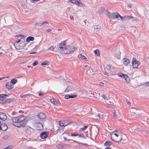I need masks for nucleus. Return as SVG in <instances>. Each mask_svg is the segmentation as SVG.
<instances>
[{
  "instance_id": "c756f323",
  "label": "nucleus",
  "mask_w": 149,
  "mask_h": 149,
  "mask_svg": "<svg viewBox=\"0 0 149 149\" xmlns=\"http://www.w3.org/2000/svg\"><path fill=\"white\" fill-rule=\"evenodd\" d=\"M6 88L9 89H10L13 88V86L10 83H8L6 84Z\"/></svg>"
},
{
  "instance_id": "393cba45",
  "label": "nucleus",
  "mask_w": 149,
  "mask_h": 149,
  "mask_svg": "<svg viewBox=\"0 0 149 149\" xmlns=\"http://www.w3.org/2000/svg\"><path fill=\"white\" fill-rule=\"evenodd\" d=\"M34 38L33 37L29 36L26 39V42H29L30 41H33L34 40Z\"/></svg>"
},
{
  "instance_id": "cd10ccee",
  "label": "nucleus",
  "mask_w": 149,
  "mask_h": 149,
  "mask_svg": "<svg viewBox=\"0 0 149 149\" xmlns=\"http://www.w3.org/2000/svg\"><path fill=\"white\" fill-rule=\"evenodd\" d=\"M120 54V51L118 50H117L116 51L115 54H114V56L118 59L119 57V56Z\"/></svg>"
},
{
  "instance_id": "603ef678",
  "label": "nucleus",
  "mask_w": 149,
  "mask_h": 149,
  "mask_svg": "<svg viewBox=\"0 0 149 149\" xmlns=\"http://www.w3.org/2000/svg\"><path fill=\"white\" fill-rule=\"evenodd\" d=\"M44 94V92H40L39 94V96H41Z\"/></svg>"
},
{
  "instance_id": "ea45409f",
  "label": "nucleus",
  "mask_w": 149,
  "mask_h": 149,
  "mask_svg": "<svg viewBox=\"0 0 149 149\" xmlns=\"http://www.w3.org/2000/svg\"><path fill=\"white\" fill-rule=\"evenodd\" d=\"M56 147L58 148H59V149H61L63 147V146L60 144H58L56 145Z\"/></svg>"
},
{
  "instance_id": "ddd939ff",
  "label": "nucleus",
  "mask_w": 149,
  "mask_h": 149,
  "mask_svg": "<svg viewBox=\"0 0 149 149\" xmlns=\"http://www.w3.org/2000/svg\"><path fill=\"white\" fill-rule=\"evenodd\" d=\"M71 123V122H70L67 123V121L65 120L60 121H59V124L61 126H65Z\"/></svg>"
},
{
  "instance_id": "dca6fc26",
  "label": "nucleus",
  "mask_w": 149,
  "mask_h": 149,
  "mask_svg": "<svg viewBox=\"0 0 149 149\" xmlns=\"http://www.w3.org/2000/svg\"><path fill=\"white\" fill-rule=\"evenodd\" d=\"M48 133L47 132H42L40 135V136L42 139L47 138L48 136Z\"/></svg>"
},
{
  "instance_id": "6e6d98bb",
  "label": "nucleus",
  "mask_w": 149,
  "mask_h": 149,
  "mask_svg": "<svg viewBox=\"0 0 149 149\" xmlns=\"http://www.w3.org/2000/svg\"><path fill=\"white\" fill-rule=\"evenodd\" d=\"M93 93H88V95H89V96L90 97H93Z\"/></svg>"
},
{
  "instance_id": "7ed1b4c3",
  "label": "nucleus",
  "mask_w": 149,
  "mask_h": 149,
  "mask_svg": "<svg viewBox=\"0 0 149 149\" xmlns=\"http://www.w3.org/2000/svg\"><path fill=\"white\" fill-rule=\"evenodd\" d=\"M107 15L109 19H111L113 20H115L116 19L119 20V17L120 18V16L117 12L111 13L109 11H107Z\"/></svg>"
},
{
  "instance_id": "20e7f679",
  "label": "nucleus",
  "mask_w": 149,
  "mask_h": 149,
  "mask_svg": "<svg viewBox=\"0 0 149 149\" xmlns=\"http://www.w3.org/2000/svg\"><path fill=\"white\" fill-rule=\"evenodd\" d=\"M76 49V48L73 46H65L64 48L63 53L65 54H68L72 53Z\"/></svg>"
},
{
  "instance_id": "f03ea898",
  "label": "nucleus",
  "mask_w": 149,
  "mask_h": 149,
  "mask_svg": "<svg viewBox=\"0 0 149 149\" xmlns=\"http://www.w3.org/2000/svg\"><path fill=\"white\" fill-rule=\"evenodd\" d=\"M14 45L16 49H22L25 46L26 43L24 40L20 39Z\"/></svg>"
},
{
  "instance_id": "c03bdc74",
  "label": "nucleus",
  "mask_w": 149,
  "mask_h": 149,
  "mask_svg": "<svg viewBox=\"0 0 149 149\" xmlns=\"http://www.w3.org/2000/svg\"><path fill=\"white\" fill-rule=\"evenodd\" d=\"M130 19H132V21H139V20L138 19L136 18L133 17L132 16V18H130Z\"/></svg>"
},
{
  "instance_id": "2f4dec72",
  "label": "nucleus",
  "mask_w": 149,
  "mask_h": 149,
  "mask_svg": "<svg viewBox=\"0 0 149 149\" xmlns=\"http://www.w3.org/2000/svg\"><path fill=\"white\" fill-rule=\"evenodd\" d=\"M7 96V95L6 94H2L0 95V100H3L5 98V97Z\"/></svg>"
},
{
  "instance_id": "49530a36",
  "label": "nucleus",
  "mask_w": 149,
  "mask_h": 149,
  "mask_svg": "<svg viewBox=\"0 0 149 149\" xmlns=\"http://www.w3.org/2000/svg\"><path fill=\"white\" fill-rule=\"evenodd\" d=\"M8 136L7 134H5L3 136V138L5 140L7 139L8 138Z\"/></svg>"
},
{
  "instance_id": "aec40b11",
  "label": "nucleus",
  "mask_w": 149,
  "mask_h": 149,
  "mask_svg": "<svg viewBox=\"0 0 149 149\" xmlns=\"http://www.w3.org/2000/svg\"><path fill=\"white\" fill-rule=\"evenodd\" d=\"M38 118L40 119H44L45 118L46 116L43 112H40L38 114Z\"/></svg>"
},
{
  "instance_id": "4c0bfd02",
  "label": "nucleus",
  "mask_w": 149,
  "mask_h": 149,
  "mask_svg": "<svg viewBox=\"0 0 149 149\" xmlns=\"http://www.w3.org/2000/svg\"><path fill=\"white\" fill-rule=\"evenodd\" d=\"M104 10V9L102 8H100L98 9V12L99 13H102Z\"/></svg>"
},
{
  "instance_id": "052dcab7",
  "label": "nucleus",
  "mask_w": 149,
  "mask_h": 149,
  "mask_svg": "<svg viewBox=\"0 0 149 149\" xmlns=\"http://www.w3.org/2000/svg\"><path fill=\"white\" fill-rule=\"evenodd\" d=\"M40 0H31V1L33 2H38Z\"/></svg>"
},
{
  "instance_id": "4d7b16f0",
  "label": "nucleus",
  "mask_w": 149,
  "mask_h": 149,
  "mask_svg": "<svg viewBox=\"0 0 149 149\" xmlns=\"http://www.w3.org/2000/svg\"><path fill=\"white\" fill-rule=\"evenodd\" d=\"M52 31V30L50 29H47L46 30V31L47 32H50Z\"/></svg>"
},
{
  "instance_id": "412c9836",
  "label": "nucleus",
  "mask_w": 149,
  "mask_h": 149,
  "mask_svg": "<svg viewBox=\"0 0 149 149\" xmlns=\"http://www.w3.org/2000/svg\"><path fill=\"white\" fill-rule=\"evenodd\" d=\"M11 49L10 48L8 47L5 48L4 50L5 51V53L9 55L10 56H12V53H10Z\"/></svg>"
},
{
  "instance_id": "680f3d73",
  "label": "nucleus",
  "mask_w": 149,
  "mask_h": 149,
  "mask_svg": "<svg viewBox=\"0 0 149 149\" xmlns=\"http://www.w3.org/2000/svg\"><path fill=\"white\" fill-rule=\"evenodd\" d=\"M127 105H130L131 104V103L129 102H128V101H127Z\"/></svg>"
},
{
  "instance_id": "864d4df0",
  "label": "nucleus",
  "mask_w": 149,
  "mask_h": 149,
  "mask_svg": "<svg viewBox=\"0 0 149 149\" xmlns=\"http://www.w3.org/2000/svg\"><path fill=\"white\" fill-rule=\"evenodd\" d=\"M54 49V47L53 46H51L50 48V49L51 50H53Z\"/></svg>"
},
{
  "instance_id": "8fccbe9b",
  "label": "nucleus",
  "mask_w": 149,
  "mask_h": 149,
  "mask_svg": "<svg viewBox=\"0 0 149 149\" xmlns=\"http://www.w3.org/2000/svg\"><path fill=\"white\" fill-rule=\"evenodd\" d=\"M113 118L115 119H116V117H117V115H116V112H114L113 113Z\"/></svg>"
},
{
  "instance_id": "f704fd0d",
  "label": "nucleus",
  "mask_w": 149,
  "mask_h": 149,
  "mask_svg": "<svg viewBox=\"0 0 149 149\" xmlns=\"http://www.w3.org/2000/svg\"><path fill=\"white\" fill-rule=\"evenodd\" d=\"M93 97H95V98H97L99 97V94L98 93H93Z\"/></svg>"
},
{
  "instance_id": "a211bd4d",
  "label": "nucleus",
  "mask_w": 149,
  "mask_h": 149,
  "mask_svg": "<svg viewBox=\"0 0 149 149\" xmlns=\"http://www.w3.org/2000/svg\"><path fill=\"white\" fill-rule=\"evenodd\" d=\"M8 129L7 125L4 124H2L0 126V130H1L3 131H6Z\"/></svg>"
},
{
  "instance_id": "423d86ee",
  "label": "nucleus",
  "mask_w": 149,
  "mask_h": 149,
  "mask_svg": "<svg viewBox=\"0 0 149 149\" xmlns=\"http://www.w3.org/2000/svg\"><path fill=\"white\" fill-rule=\"evenodd\" d=\"M111 66L110 65H107L106 67L104 68V70L103 71L104 74L108 76V74L111 72Z\"/></svg>"
},
{
  "instance_id": "e433bc0d",
  "label": "nucleus",
  "mask_w": 149,
  "mask_h": 149,
  "mask_svg": "<svg viewBox=\"0 0 149 149\" xmlns=\"http://www.w3.org/2000/svg\"><path fill=\"white\" fill-rule=\"evenodd\" d=\"M95 131H94V133L95 135H97L99 133V129L97 127H96L95 129Z\"/></svg>"
},
{
  "instance_id": "a878e982",
  "label": "nucleus",
  "mask_w": 149,
  "mask_h": 149,
  "mask_svg": "<svg viewBox=\"0 0 149 149\" xmlns=\"http://www.w3.org/2000/svg\"><path fill=\"white\" fill-rule=\"evenodd\" d=\"M129 60L127 58H124L123 60V64L125 65H127L129 63Z\"/></svg>"
},
{
  "instance_id": "c9c22d12",
  "label": "nucleus",
  "mask_w": 149,
  "mask_h": 149,
  "mask_svg": "<svg viewBox=\"0 0 149 149\" xmlns=\"http://www.w3.org/2000/svg\"><path fill=\"white\" fill-rule=\"evenodd\" d=\"M17 81V80L15 79H12L11 81V82L13 84H15Z\"/></svg>"
},
{
  "instance_id": "9b49d317",
  "label": "nucleus",
  "mask_w": 149,
  "mask_h": 149,
  "mask_svg": "<svg viewBox=\"0 0 149 149\" xmlns=\"http://www.w3.org/2000/svg\"><path fill=\"white\" fill-rule=\"evenodd\" d=\"M36 128L38 130H41L43 129L42 124L40 123H35V124Z\"/></svg>"
},
{
  "instance_id": "5701e85b",
  "label": "nucleus",
  "mask_w": 149,
  "mask_h": 149,
  "mask_svg": "<svg viewBox=\"0 0 149 149\" xmlns=\"http://www.w3.org/2000/svg\"><path fill=\"white\" fill-rule=\"evenodd\" d=\"M77 96L76 95H66L65 96V98L66 99H68L69 98H74Z\"/></svg>"
},
{
  "instance_id": "0eeeda50",
  "label": "nucleus",
  "mask_w": 149,
  "mask_h": 149,
  "mask_svg": "<svg viewBox=\"0 0 149 149\" xmlns=\"http://www.w3.org/2000/svg\"><path fill=\"white\" fill-rule=\"evenodd\" d=\"M66 42L65 41H61L58 45V49L63 52L64 48L65 47Z\"/></svg>"
},
{
  "instance_id": "de8ad7c7",
  "label": "nucleus",
  "mask_w": 149,
  "mask_h": 149,
  "mask_svg": "<svg viewBox=\"0 0 149 149\" xmlns=\"http://www.w3.org/2000/svg\"><path fill=\"white\" fill-rule=\"evenodd\" d=\"M72 136H79V134L75 133H72L71 134Z\"/></svg>"
},
{
  "instance_id": "c85d7f7f",
  "label": "nucleus",
  "mask_w": 149,
  "mask_h": 149,
  "mask_svg": "<svg viewBox=\"0 0 149 149\" xmlns=\"http://www.w3.org/2000/svg\"><path fill=\"white\" fill-rule=\"evenodd\" d=\"M50 101L54 105L56 106L58 105V104L55 99H50Z\"/></svg>"
},
{
  "instance_id": "4be33fe9",
  "label": "nucleus",
  "mask_w": 149,
  "mask_h": 149,
  "mask_svg": "<svg viewBox=\"0 0 149 149\" xmlns=\"http://www.w3.org/2000/svg\"><path fill=\"white\" fill-rule=\"evenodd\" d=\"M74 88L71 87H68L65 90L66 92H70L71 91H74Z\"/></svg>"
},
{
  "instance_id": "9d476101",
  "label": "nucleus",
  "mask_w": 149,
  "mask_h": 149,
  "mask_svg": "<svg viewBox=\"0 0 149 149\" xmlns=\"http://www.w3.org/2000/svg\"><path fill=\"white\" fill-rule=\"evenodd\" d=\"M130 18H132V16H125L123 17L120 16V19L121 21L123 22H125L127 21H128Z\"/></svg>"
},
{
  "instance_id": "5fc2aeb1",
  "label": "nucleus",
  "mask_w": 149,
  "mask_h": 149,
  "mask_svg": "<svg viewBox=\"0 0 149 149\" xmlns=\"http://www.w3.org/2000/svg\"><path fill=\"white\" fill-rule=\"evenodd\" d=\"M102 97H103V98L104 99H107V97L104 94H103L102 95Z\"/></svg>"
},
{
  "instance_id": "f3484780",
  "label": "nucleus",
  "mask_w": 149,
  "mask_h": 149,
  "mask_svg": "<svg viewBox=\"0 0 149 149\" xmlns=\"http://www.w3.org/2000/svg\"><path fill=\"white\" fill-rule=\"evenodd\" d=\"M7 118L6 115L3 112H0V119L3 120H5Z\"/></svg>"
},
{
  "instance_id": "338daca9",
  "label": "nucleus",
  "mask_w": 149,
  "mask_h": 149,
  "mask_svg": "<svg viewBox=\"0 0 149 149\" xmlns=\"http://www.w3.org/2000/svg\"><path fill=\"white\" fill-rule=\"evenodd\" d=\"M4 78L3 77V78H2V77H0V80H2V79H3Z\"/></svg>"
},
{
  "instance_id": "72a5a7b5",
  "label": "nucleus",
  "mask_w": 149,
  "mask_h": 149,
  "mask_svg": "<svg viewBox=\"0 0 149 149\" xmlns=\"http://www.w3.org/2000/svg\"><path fill=\"white\" fill-rule=\"evenodd\" d=\"M94 52L95 55L97 56H98L100 55L99 51L98 49H96L94 51Z\"/></svg>"
},
{
  "instance_id": "f257e3e1",
  "label": "nucleus",
  "mask_w": 149,
  "mask_h": 149,
  "mask_svg": "<svg viewBox=\"0 0 149 149\" xmlns=\"http://www.w3.org/2000/svg\"><path fill=\"white\" fill-rule=\"evenodd\" d=\"M26 117L23 115H20L17 117H13L12 119L13 125L18 127H24L27 122Z\"/></svg>"
},
{
  "instance_id": "bb28decb",
  "label": "nucleus",
  "mask_w": 149,
  "mask_h": 149,
  "mask_svg": "<svg viewBox=\"0 0 149 149\" xmlns=\"http://www.w3.org/2000/svg\"><path fill=\"white\" fill-rule=\"evenodd\" d=\"M78 57L80 58L81 59H84L86 60V61H87V58L84 55H82L81 54H79L78 56Z\"/></svg>"
},
{
  "instance_id": "79ce46f5",
  "label": "nucleus",
  "mask_w": 149,
  "mask_h": 149,
  "mask_svg": "<svg viewBox=\"0 0 149 149\" xmlns=\"http://www.w3.org/2000/svg\"><path fill=\"white\" fill-rule=\"evenodd\" d=\"M100 27L99 26H95L94 27V29L95 30H98L100 29Z\"/></svg>"
},
{
  "instance_id": "473e14b6",
  "label": "nucleus",
  "mask_w": 149,
  "mask_h": 149,
  "mask_svg": "<svg viewBox=\"0 0 149 149\" xmlns=\"http://www.w3.org/2000/svg\"><path fill=\"white\" fill-rule=\"evenodd\" d=\"M111 144V143L109 141H106L104 144L105 146H110Z\"/></svg>"
},
{
  "instance_id": "a19ab883",
  "label": "nucleus",
  "mask_w": 149,
  "mask_h": 149,
  "mask_svg": "<svg viewBox=\"0 0 149 149\" xmlns=\"http://www.w3.org/2000/svg\"><path fill=\"white\" fill-rule=\"evenodd\" d=\"M12 146L11 145H9L8 146L4 148L3 149H11L12 148Z\"/></svg>"
},
{
  "instance_id": "a18cd8bd",
  "label": "nucleus",
  "mask_w": 149,
  "mask_h": 149,
  "mask_svg": "<svg viewBox=\"0 0 149 149\" xmlns=\"http://www.w3.org/2000/svg\"><path fill=\"white\" fill-rule=\"evenodd\" d=\"M38 63V62L37 61H35L33 63V66H35Z\"/></svg>"
},
{
  "instance_id": "09e8293b",
  "label": "nucleus",
  "mask_w": 149,
  "mask_h": 149,
  "mask_svg": "<svg viewBox=\"0 0 149 149\" xmlns=\"http://www.w3.org/2000/svg\"><path fill=\"white\" fill-rule=\"evenodd\" d=\"M119 136H120L118 134L116 133H113L112 134V136L111 137L115 136V137H119Z\"/></svg>"
},
{
  "instance_id": "774afa93",
  "label": "nucleus",
  "mask_w": 149,
  "mask_h": 149,
  "mask_svg": "<svg viewBox=\"0 0 149 149\" xmlns=\"http://www.w3.org/2000/svg\"><path fill=\"white\" fill-rule=\"evenodd\" d=\"M88 68H89V69H91H91H92L91 68L90 66H88Z\"/></svg>"
},
{
  "instance_id": "3c124183",
  "label": "nucleus",
  "mask_w": 149,
  "mask_h": 149,
  "mask_svg": "<svg viewBox=\"0 0 149 149\" xmlns=\"http://www.w3.org/2000/svg\"><path fill=\"white\" fill-rule=\"evenodd\" d=\"M130 111L131 112H134L137 111V109L135 108H131L130 110Z\"/></svg>"
},
{
  "instance_id": "0e129e2a",
  "label": "nucleus",
  "mask_w": 149,
  "mask_h": 149,
  "mask_svg": "<svg viewBox=\"0 0 149 149\" xmlns=\"http://www.w3.org/2000/svg\"><path fill=\"white\" fill-rule=\"evenodd\" d=\"M36 53H37V52H32L30 53V54H36Z\"/></svg>"
},
{
  "instance_id": "e2e57ef3",
  "label": "nucleus",
  "mask_w": 149,
  "mask_h": 149,
  "mask_svg": "<svg viewBox=\"0 0 149 149\" xmlns=\"http://www.w3.org/2000/svg\"><path fill=\"white\" fill-rule=\"evenodd\" d=\"M16 114V112H12L11 113V115H14Z\"/></svg>"
},
{
  "instance_id": "2eb2a0df",
  "label": "nucleus",
  "mask_w": 149,
  "mask_h": 149,
  "mask_svg": "<svg viewBox=\"0 0 149 149\" xmlns=\"http://www.w3.org/2000/svg\"><path fill=\"white\" fill-rule=\"evenodd\" d=\"M34 130L31 128L29 127L26 130V132L29 135H31L33 133Z\"/></svg>"
},
{
  "instance_id": "f8f14e48",
  "label": "nucleus",
  "mask_w": 149,
  "mask_h": 149,
  "mask_svg": "<svg viewBox=\"0 0 149 149\" xmlns=\"http://www.w3.org/2000/svg\"><path fill=\"white\" fill-rule=\"evenodd\" d=\"M107 101H106V103L108 104L111 105H114L116 104V102L112 98H110L109 100L107 99Z\"/></svg>"
},
{
  "instance_id": "58836bf2",
  "label": "nucleus",
  "mask_w": 149,
  "mask_h": 149,
  "mask_svg": "<svg viewBox=\"0 0 149 149\" xmlns=\"http://www.w3.org/2000/svg\"><path fill=\"white\" fill-rule=\"evenodd\" d=\"M88 126V125H85L84 126L83 128H82L80 129V131H81L82 130H85L87 128Z\"/></svg>"
},
{
  "instance_id": "6ab92c4d",
  "label": "nucleus",
  "mask_w": 149,
  "mask_h": 149,
  "mask_svg": "<svg viewBox=\"0 0 149 149\" xmlns=\"http://www.w3.org/2000/svg\"><path fill=\"white\" fill-rule=\"evenodd\" d=\"M77 6L79 7H84L85 5L84 4H83L80 0H77V3L75 4Z\"/></svg>"
},
{
  "instance_id": "39448f33",
  "label": "nucleus",
  "mask_w": 149,
  "mask_h": 149,
  "mask_svg": "<svg viewBox=\"0 0 149 149\" xmlns=\"http://www.w3.org/2000/svg\"><path fill=\"white\" fill-rule=\"evenodd\" d=\"M117 75L118 76L124 78L127 83H129L130 82V78L127 75L121 72H119L118 73Z\"/></svg>"
},
{
  "instance_id": "13d9d810",
  "label": "nucleus",
  "mask_w": 149,
  "mask_h": 149,
  "mask_svg": "<svg viewBox=\"0 0 149 149\" xmlns=\"http://www.w3.org/2000/svg\"><path fill=\"white\" fill-rule=\"evenodd\" d=\"M132 5L131 4H129L128 5H127V6L130 8H131L132 6Z\"/></svg>"
},
{
  "instance_id": "4468645a",
  "label": "nucleus",
  "mask_w": 149,
  "mask_h": 149,
  "mask_svg": "<svg viewBox=\"0 0 149 149\" xmlns=\"http://www.w3.org/2000/svg\"><path fill=\"white\" fill-rule=\"evenodd\" d=\"M111 138L113 141L116 142H118L121 140V136H119V137H111Z\"/></svg>"
},
{
  "instance_id": "69168bd1",
  "label": "nucleus",
  "mask_w": 149,
  "mask_h": 149,
  "mask_svg": "<svg viewBox=\"0 0 149 149\" xmlns=\"http://www.w3.org/2000/svg\"><path fill=\"white\" fill-rule=\"evenodd\" d=\"M105 149H111V148L109 147H107Z\"/></svg>"
},
{
  "instance_id": "b1692460",
  "label": "nucleus",
  "mask_w": 149,
  "mask_h": 149,
  "mask_svg": "<svg viewBox=\"0 0 149 149\" xmlns=\"http://www.w3.org/2000/svg\"><path fill=\"white\" fill-rule=\"evenodd\" d=\"M49 64V62L47 61H44L41 63V65L43 67H45L46 66H48Z\"/></svg>"
},
{
  "instance_id": "bf43d9fd",
  "label": "nucleus",
  "mask_w": 149,
  "mask_h": 149,
  "mask_svg": "<svg viewBox=\"0 0 149 149\" xmlns=\"http://www.w3.org/2000/svg\"><path fill=\"white\" fill-rule=\"evenodd\" d=\"M104 85V84L102 82H100V85L101 86H103Z\"/></svg>"
},
{
  "instance_id": "37998d69",
  "label": "nucleus",
  "mask_w": 149,
  "mask_h": 149,
  "mask_svg": "<svg viewBox=\"0 0 149 149\" xmlns=\"http://www.w3.org/2000/svg\"><path fill=\"white\" fill-rule=\"evenodd\" d=\"M77 0H70V2L72 3L76 4Z\"/></svg>"
},
{
  "instance_id": "7c9ffc66",
  "label": "nucleus",
  "mask_w": 149,
  "mask_h": 149,
  "mask_svg": "<svg viewBox=\"0 0 149 149\" xmlns=\"http://www.w3.org/2000/svg\"><path fill=\"white\" fill-rule=\"evenodd\" d=\"M104 114L103 113V112H101L100 113H98V115L96 116H95V118H97V117H99V118H102L103 117L102 116H103Z\"/></svg>"
},
{
  "instance_id": "1a4fd4ad",
  "label": "nucleus",
  "mask_w": 149,
  "mask_h": 149,
  "mask_svg": "<svg viewBox=\"0 0 149 149\" xmlns=\"http://www.w3.org/2000/svg\"><path fill=\"white\" fill-rule=\"evenodd\" d=\"M45 24H48L49 23L47 21L43 22L41 24H40L39 22H36L33 24V26L35 27H36L37 26L40 27L41 26L44 25Z\"/></svg>"
},
{
  "instance_id": "6e6552de",
  "label": "nucleus",
  "mask_w": 149,
  "mask_h": 149,
  "mask_svg": "<svg viewBox=\"0 0 149 149\" xmlns=\"http://www.w3.org/2000/svg\"><path fill=\"white\" fill-rule=\"evenodd\" d=\"M140 64V62L136 60V58H133L132 60V64L133 68H137Z\"/></svg>"
}]
</instances>
